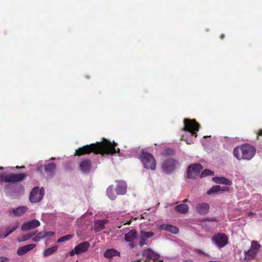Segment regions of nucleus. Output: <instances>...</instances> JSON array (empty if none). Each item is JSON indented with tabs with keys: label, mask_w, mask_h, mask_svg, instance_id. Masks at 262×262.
Instances as JSON below:
<instances>
[{
	"label": "nucleus",
	"mask_w": 262,
	"mask_h": 262,
	"mask_svg": "<svg viewBox=\"0 0 262 262\" xmlns=\"http://www.w3.org/2000/svg\"><path fill=\"white\" fill-rule=\"evenodd\" d=\"M131 223V221H127L124 224V225H129Z\"/></svg>",
	"instance_id": "obj_43"
},
{
	"label": "nucleus",
	"mask_w": 262,
	"mask_h": 262,
	"mask_svg": "<svg viewBox=\"0 0 262 262\" xmlns=\"http://www.w3.org/2000/svg\"><path fill=\"white\" fill-rule=\"evenodd\" d=\"M140 157L145 168L152 170L156 169V161L151 154L142 150L140 152Z\"/></svg>",
	"instance_id": "obj_3"
},
{
	"label": "nucleus",
	"mask_w": 262,
	"mask_h": 262,
	"mask_svg": "<svg viewBox=\"0 0 262 262\" xmlns=\"http://www.w3.org/2000/svg\"><path fill=\"white\" fill-rule=\"evenodd\" d=\"M137 232L135 230H132L125 234L124 239L126 242H132L136 237Z\"/></svg>",
	"instance_id": "obj_24"
},
{
	"label": "nucleus",
	"mask_w": 262,
	"mask_h": 262,
	"mask_svg": "<svg viewBox=\"0 0 262 262\" xmlns=\"http://www.w3.org/2000/svg\"><path fill=\"white\" fill-rule=\"evenodd\" d=\"M142 235L148 239L149 238L154 235V233L152 232H143Z\"/></svg>",
	"instance_id": "obj_36"
},
{
	"label": "nucleus",
	"mask_w": 262,
	"mask_h": 262,
	"mask_svg": "<svg viewBox=\"0 0 262 262\" xmlns=\"http://www.w3.org/2000/svg\"><path fill=\"white\" fill-rule=\"evenodd\" d=\"M178 162L174 159L169 158L165 160L162 165V168L164 171L170 173L176 168Z\"/></svg>",
	"instance_id": "obj_9"
},
{
	"label": "nucleus",
	"mask_w": 262,
	"mask_h": 262,
	"mask_svg": "<svg viewBox=\"0 0 262 262\" xmlns=\"http://www.w3.org/2000/svg\"><path fill=\"white\" fill-rule=\"evenodd\" d=\"M58 249L57 246H54L52 247L46 249L43 253V256L45 257L48 256L56 252Z\"/></svg>",
	"instance_id": "obj_27"
},
{
	"label": "nucleus",
	"mask_w": 262,
	"mask_h": 262,
	"mask_svg": "<svg viewBox=\"0 0 262 262\" xmlns=\"http://www.w3.org/2000/svg\"><path fill=\"white\" fill-rule=\"evenodd\" d=\"M256 148L249 144H244L235 147L233 150V156L239 161L251 160L256 154Z\"/></svg>",
	"instance_id": "obj_2"
},
{
	"label": "nucleus",
	"mask_w": 262,
	"mask_h": 262,
	"mask_svg": "<svg viewBox=\"0 0 262 262\" xmlns=\"http://www.w3.org/2000/svg\"><path fill=\"white\" fill-rule=\"evenodd\" d=\"M221 186L220 185H215L212 187L207 191V194H211L213 193H216L221 191Z\"/></svg>",
	"instance_id": "obj_30"
},
{
	"label": "nucleus",
	"mask_w": 262,
	"mask_h": 262,
	"mask_svg": "<svg viewBox=\"0 0 262 262\" xmlns=\"http://www.w3.org/2000/svg\"><path fill=\"white\" fill-rule=\"evenodd\" d=\"M117 256H120V252L114 249H107L104 253V256L107 258H112Z\"/></svg>",
	"instance_id": "obj_20"
},
{
	"label": "nucleus",
	"mask_w": 262,
	"mask_h": 262,
	"mask_svg": "<svg viewBox=\"0 0 262 262\" xmlns=\"http://www.w3.org/2000/svg\"><path fill=\"white\" fill-rule=\"evenodd\" d=\"M214 174V172L208 169H205L200 174V177L203 178L207 176H212Z\"/></svg>",
	"instance_id": "obj_33"
},
{
	"label": "nucleus",
	"mask_w": 262,
	"mask_h": 262,
	"mask_svg": "<svg viewBox=\"0 0 262 262\" xmlns=\"http://www.w3.org/2000/svg\"><path fill=\"white\" fill-rule=\"evenodd\" d=\"M210 206L206 203H202L196 206V212L201 215L207 214L209 212Z\"/></svg>",
	"instance_id": "obj_13"
},
{
	"label": "nucleus",
	"mask_w": 262,
	"mask_h": 262,
	"mask_svg": "<svg viewBox=\"0 0 262 262\" xmlns=\"http://www.w3.org/2000/svg\"><path fill=\"white\" fill-rule=\"evenodd\" d=\"M54 159H55V158H52L51 159V160H54Z\"/></svg>",
	"instance_id": "obj_48"
},
{
	"label": "nucleus",
	"mask_w": 262,
	"mask_h": 262,
	"mask_svg": "<svg viewBox=\"0 0 262 262\" xmlns=\"http://www.w3.org/2000/svg\"><path fill=\"white\" fill-rule=\"evenodd\" d=\"M143 256L148 259H152L154 258L155 253L150 249H145L143 251Z\"/></svg>",
	"instance_id": "obj_26"
},
{
	"label": "nucleus",
	"mask_w": 262,
	"mask_h": 262,
	"mask_svg": "<svg viewBox=\"0 0 262 262\" xmlns=\"http://www.w3.org/2000/svg\"><path fill=\"white\" fill-rule=\"evenodd\" d=\"M182 140L186 142L187 144H190L191 143H193L192 140H189L188 139L185 138V135H183L182 137Z\"/></svg>",
	"instance_id": "obj_38"
},
{
	"label": "nucleus",
	"mask_w": 262,
	"mask_h": 262,
	"mask_svg": "<svg viewBox=\"0 0 262 262\" xmlns=\"http://www.w3.org/2000/svg\"><path fill=\"white\" fill-rule=\"evenodd\" d=\"M40 222L37 220H33L27 222L23 224L21 229L23 231H26L39 226Z\"/></svg>",
	"instance_id": "obj_11"
},
{
	"label": "nucleus",
	"mask_w": 262,
	"mask_h": 262,
	"mask_svg": "<svg viewBox=\"0 0 262 262\" xmlns=\"http://www.w3.org/2000/svg\"><path fill=\"white\" fill-rule=\"evenodd\" d=\"M45 194V189L41 187H35L31 191L29 200L31 203H36L41 201Z\"/></svg>",
	"instance_id": "obj_6"
},
{
	"label": "nucleus",
	"mask_w": 262,
	"mask_h": 262,
	"mask_svg": "<svg viewBox=\"0 0 262 262\" xmlns=\"http://www.w3.org/2000/svg\"><path fill=\"white\" fill-rule=\"evenodd\" d=\"M72 237H73V235L71 234H69V235L63 236L59 238L57 240V243H62L65 241H68L70 240V239H71Z\"/></svg>",
	"instance_id": "obj_32"
},
{
	"label": "nucleus",
	"mask_w": 262,
	"mask_h": 262,
	"mask_svg": "<svg viewBox=\"0 0 262 262\" xmlns=\"http://www.w3.org/2000/svg\"><path fill=\"white\" fill-rule=\"evenodd\" d=\"M225 37V35L224 34H222L220 36V38L223 39Z\"/></svg>",
	"instance_id": "obj_45"
},
{
	"label": "nucleus",
	"mask_w": 262,
	"mask_h": 262,
	"mask_svg": "<svg viewBox=\"0 0 262 262\" xmlns=\"http://www.w3.org/2000/svg\"><path fill=\"white\" fill-rule=\"evenodd\" d=\"M19 227V223L18 222H16L12 226L11 228L9 227H8L7 230V234H2L0 232V238H4L6 237L10 234L12 233L14 231H15L16 229H17Z\"/></svg>",
	"instance_id": "obj_22"
},
{
	"label": "nucleus",
	"mask_w": 262,
	"mask_h": 262,
	"mask_svg": "<svg viewBox=\"0 0 262 262\" xmlns=\"http://www.w3.org/2000/svg\"><path fill=\"white\" fill-rule=\"evenodd\" d=\"M118 144L115 141L112 143L111 141L103 138L101 142H97L89 145H84L76 150L75 156H81L85 155H89L93 152L95 155H113L119 153L120 149L116 148Z\"/></svg>",
	"instance_id": "obj_1"
},
{
	"label": "nucleus",
	"mask_w": 262,
	"mask_h": 262,
	"mask_svg": "<svg viewBox=\"0 0 262 262\" xmlns=\"http://www.w3.org/2000/svg\"><path fill=\"white\" fill-rule=\"evenodd\" d=\"M36 234V232H31V233L24 235L21 237V238H20V239L17 238V241L18 242L26 241L31 238L32 237L34 236Z\"/></svg>",
	"instance_id": "obj_29"
},
{
	"label": "nucleus",
	"mask_w": 262,
	"mask_h": 262,
	"mask_svg": "<svg viewBox=\"0 0 262 262\" xmlns=\"http://www.w3.org/2000/svg\"><path fill=\"white\" fill-rule=\"evenodd\" d=\"M256 214L255 213H253L252 212H249L248 214V216H251L253 215H255Z\"/></svg>",
	"instance_id": "obj_42"
},
{
	"label": "nucleus",
	"mask_w": 262,
	"mask_h": 262,
	"mask_svg": "<svg viewBox=\"0 0 262 262\" xmlns=\"http://www.w3.org/2000/svg\"><path fill=\"white\" fill-rule=\"evenodd\" d=\"M212 241L219 248L225 247L228 244V238L225 233H218L212 237Z\"/></svg>",
	"instance_id": "obj_7"
},
{
	"label": "nucleus",
	"mask_w": 262,
	"mask_h": 262,
	"mask_svg": "<svg viewBox=\"0 0 262 262\" xmlns=\"http://www.w3.org/2000/svg\"><path fill=\"white\" fill-rule=\"evenodd\" d=\"M27 210V208L24 206H20L15 209H12L10 212L17 216H22Z\"/></svg>",
	"instance_id": "obj_19"
},
{
	"label": "nucleus",
	"mask_w": 262,
	"mask_h": 262,
	"mask_svg": "<svg viewBox=\"0 0 262 262\" xmlns=\"http://www.w3.org/2000/svg\"><path fill=\"white\" fill-rule=\"evenodd\" d=\"M56 165L54 163H49L45 166L46 172L51 174L55 170Z\"/></svg>",
	"instance_id": "obj_28"
},
{
	"label": "nucleus",
	"mask_w": 262,
	"mask_h": 262,
	"mask_svg": "<svg viewBox=\"0 0 262 262\" xmlns=\"http://www.w3.org/2000/svg\"><path fill=\"white\" fill-rule=\"evenodd\" d=\"M229 190V187L228 186H223L221 187L220 191H228Z\"/></svg>",
	"instance_id": "obj_40"
},
{
	"label": "nucleus",
	"mask_w": 262,
	"mask_h": 262,
	"mask_svg": "<svg viewBox=\"0 0 262 262\" xmlns=\"http://www.w3.org/2000/svg\"><path fill=\"white\" fill-rule=\"evenodd\" d=\"M106 194L108 198L112 200H114L116 198V194L114 191L113 185H110L106 189Z\"/></svg>",
	"instance_id": "obj_25"
},
{
	"label": "nucleus",
	"mask_w": 262,
	"mask_h": 262,
	"mask_svg": "<svg viewBox=\"0 0 262 262\" xmlns=\"http://www.w3.org/2000/svg\"><path fill=\"white\" fill-rule=\"evenodd\" d=\"M92 167V162L89 159L82 160L80 164V169L84 173H89Z\"/></svg>",
	"instance_id": "obj_14"
},
{
	"label": "nucleus",
	"mask_w": 262,
	"mask_h": 262,
	"mask_svg": "<svg viewBox=\"0 0 262 262\" xmlns=\"http://www.w3.org/2000/svg\"><path fill=\"white\" fill-rule=\"evenodd\" d=\"M36 247V245L34 244H29L23 247H20L17 250V254L18 255H23L30 251Z\"/></svg>",
	"instance_id": "obj_15"
},
{
	"label": "nucleus",
	"mask_w": 262,
	"mask_h": 262,
	"mask_svg": "<svg viewBox=\"0 0 262 262\" xmlns=\"http://www.w3.org/2000/svg\"><path fill=\"white\" fill-rule=\"evenodd\" d=\"M16 168H25V166H17L16 167Z\"/></svg>",
	"instance_id": "obj_44"
},
{
	"label": "nucleus",
	"mask_w": 262,
	"mask_h": 262,
	"mask_svg": "<svg viewBox=\"0 0 262 262\" xmlns=\"http://www.w3.org/2000/svg\"><path fill=\"white\" fill-rule=\"evenodd\" d=\"M260 247V245L256 241H252L251 249L247 252V254L250 256H254Z\"/></svg>",
	"instance_id": "obj_18"
},
{
	"label": "nucleus",
	"mask_w": 262,
	"mask_h": 262,
	"mask_svg": "<svg viewBox=\"0 0 262 262\" xmlns=\"http://www.w3.org/2000/svg\"><path fill=\"white\" fill-rule=\"evenodd\" d=\"M26 177V174L21 173H2L0 174V181L5 183H15L22 181Z\"/></svg>",
	"instance_id": "obj_5"
},
{
	"label": "nucleus",
	"mask_w": 262,
	"mask_h": 262,
	"mask_svg": "<svg viewBox=\"0 0 262 262\" xmlns=\"http://www.w3.org/2000/svg\"><path fill=\"white\" fill-rule=\"evenodd\" d=\"M0 232H1L2 234H7V230L5 232H3L2 231H1Z\"/></svg>",
	"instance_id": "obj_46"
},
{
	"label": "nucleus",
	"mask_w": 262,
	"mask_h": 262,
	"mask_svg": "<svg viewBox=\"0 0 262 262\" xmlns=\"http://www.w3.org/2000/svg\"><path fill=\"white\" fill-rule=\"evenodd\" d=\"M188 206L185 204H181L175 207L176 211L181 214L187 213L188 212Z\"/></svg>",
	"instance_id": "obj_21"
},
{
	"label": "nucleus",
	"mask_w": 262,
	"mask_h": 262,
	"mask_svg": "<svg viewBox=\"0 0 262 262\" xmlns=\"http://www.w3.org/2000/svg\"><path fill=\"white\" fill-rule=\"evenodd\" d=\"M188 199H185V200L183 201V202H184V203H185V202H188Z\"/></svg>",
	"instance_id": "obj_47"
},
{
	"label": "nucleus",
	"mask_w": 262,
	"mask_h": 262,
	"mask_svg": "<svg viewBox=\"0 0 262 262\" xmlns=\"http://www.w3.org/2000/svg\"><path fill=\"white\" fill-rule=\"evenodd\" d=\"M9 258L6 257L0 256V262H6L8 261Z\"/></svg>",
	"instance_id": "obj_39"
},
{
	"label": "nucleus",
	"mask_w": 262,
	"mask_h": 262,
	"mask_svg": "<svg viewBox=\"0 0 262 262\" xmlns=\"http://www.w3.org/2000/svg\"><path fill=\"white\" fill-rule=\"evenodd\" d=\"M90 246V245L88 242H83L75 246L74 249L70 252V255L73 256L75 254L85 252L88 250Z\"/></svg>",
	"instance_id": "obj_10"
},
{
	"label": "nucleus",
	"mask_w": 262,
	"mask_h": 262,
	"mask_svg": "<svg viewBox=\"0 0 262 262\" xmlns=\"http://www.w3.org/2000/svg\"><path fill=\"white\" fill-rule=\"evenodd\" d=\"M160 228L161 230H165L173 234H177L179 232V229L173 225L168 224H162Z\"/></svg>",
	"instance_id": "obj_16"
},
{
	"label": "nucleus",
	"mask_w": 262,
	"mask_h": 262,
	"mask_svg": "<svg viewBox=\"0 0 262 262\" xmlns=\"http://www.w3.org/2000/svg\"><path fill=\"white\" fill-rule=\"evenodd\" d=\"M117 186L115 188L116 193L119 195L124 194L126 192L127 185L123 181H116Z\"/></svg>",
	"instance_id": "obj_12"
},
{
	"label": "nucleus",
	"mask_w": 262,
	"mask_h": 262,
	"mask_svg": "<svg viewBox=\"0 0 262 262\" xmlns=\"http://www.w3.org/2000/svg\"><path fill=\"white\" fill-rule=\"evenodd\" d=\"M184 130L189 132L191 137L194 136L196 137L197 132H198L200 128V125L198 123L195 119H184Z\"/></svg>",
	"instance_id": "obj_4"
},
{
	"label": "nucleus",
	"mask_w": 262,
	"mask_h": 262,
	"mask_svg": "<svg viewBox=\"0 0 262 262\" xmlns=\"http://www.w3.org/2000/svg\"><path fill=\"white\" fill-rule=\"evenodd\" d=\"M54 235V232H51V231L46 232L43 234V238H47L49 237H51Z\"/></svg>",
	"instance_id": "obj_37"
},
{
	"label": "nucleus",
	"mask_w": 262,
	"mask_h": 262,
	"mask_svg": "<svg viewBox=\"0 0 262 262\" xmlns=\"http://www.w3.org/2000/svg\"><path fill=\"white\" fill-rule=\"evenodd\" d=\"M144 262H147L146 260H145Z\"/></svg>",
	"instance_id": "obj_49"
},
{
	"label": "nucleus",
	"mask_w": 262,
	"mask_h": 262,
	"mask_svg": "<svg viewBox=\"0 0 262 262\" xmlns=\"http://www.w3.org/2000/svg\"><path fill=\"white\" fill-rule=\"evenodd\" d=\"M203 169L202 165L200 163L191 164L188 167L187 171V178L195 179Z\"/></svg>",
	"instance_id": "obj_8"
},
{
	"label": "nucleus",
	"mask_w": 262,
	"mask_h": 262,
	"mask_svg": "<svg viewBox=\"0 0 262 262\" xmlns=\"http://www.w3.org/2000/svg\"><path fill=\"white\" fill-rule=\"evenodd\" d=\"M212 181L215 183L225 184L227 186L231 185L232 184V182L231 181L228 180V179H227L225 177H213L212 178Z\"/></svg>",
	"instance_id": "obj_17"
},
{
	"label": "nucleus",
	"mask_w": 262,
	"mask_h": 262,
	"mask_svg": "<svg viewBox=\"0 0 262 262\" xmlns=\"http://www.w3.org/2000/svg\"><path fill=\"white\" fill-rule=\"evenodd\" d=\"M262 136V129H259L257 134V139H258L259 136Z\"/></svg>",
	"instance_id": "obj_41"
},
{
	"label": "nucleus",
	"mask_w": 262,
	"mask_h": 262,
	"mask_svg": "<svg viewBox=\"0 0 262 262\" xmlns=\"http://www.w3.org/2000/svg\"><path fill=\"white\" fill-rule=\"evenodd\" d=\"M42 238H43V235H42V232H40L37 234L36 236L32 238V241L36 242L40 241Z\"/></svg>",
	"instance_id": "obj_35"
},
{
	"label": "nucleus",
	"mask_w": 262,
	"mask_h": 262,
	"mask_svg": "<svg viewBox=\"0 0 262 262\" xmlns=\"http://www.w3.org/2000/svg\"><path fill=\"white\" fill-rule=\"evenodd\" d=\"M148 243V239L142 234V236L140 238V240L139 243L140 246L142 247L144 245H147Z\"/></svg>",
	"instance_id": "obj_34"
},
{
	"label": "nucleus",
	"mask_w": 262,
	"mask_h": 262,
	"mask_svg": "<svg viewBox=\"0 0 262 262\" xmlns=\"http://www.w3.org/2000/svg\"><path fill=\"white\" fill-rule=\"evenodd\" d=\"M106 223L107 221L106 220H98L96 222L94 226L95 231L97 232L104 229Z\"/></svg>",
	"instance_id": "obj_23"
},
{
	"label": "nucleus",
	"mask_w": 262,
	"mask_h": 262,
	"mask_svg": "<svg viewBox=\"0 0 262 262\" xmlns=\"http://www.w3.org/2000/svg\"><path fill=\"white\" fill-rule=\"evenodd\" d=\"M174 150L170 148L166 149L162 153L164 157L171 156L174 155Z\"/></svg>",
	"instance_id": "obj_31"
}]
</instances>
